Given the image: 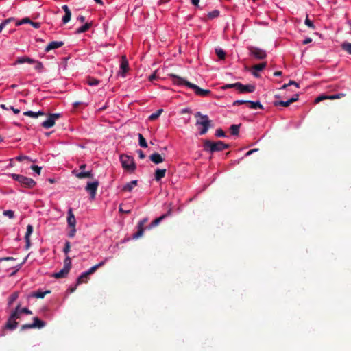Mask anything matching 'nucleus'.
I'll return each mask as SVG.
<instances>
[{
    "mask_svg": "<svg viewBox=\"0 0 351 351\" xmlns=\"http://www.w3.org/2000/svg\"><path fill=\"white\" fill-rule=\"evenodd\" d=\"M195 117H199L196 121V126L198 127L199 134L200 135L205 134L209 128L211 127L212 121L209 119L208 116L201 114L200 112H197L195 114Z\"/></svg>",
    "mask_w": 351,
    "mask_h": 351,
    "instance_id": "nucleus-1",
    "label": "nucleus"
},
{
    "mask_svg": "<svg viewBox=\"0 0 351 351\" xmlns=\"http://www.w3.org/2000/svg\"><path fill=\"white\" fill-rule=\"evenodd\" d=\"M228 144L224 143L223 141H218L217 142H212L209 140H206L204 143V149L206 152L210 153L223 151L229 148Z\"/></svg>",
    "mask_w": 351,
    "mask_h": 351,
    "instance_id": "nucleus-2",
    "label": "nucleus"
},
{
    "mask_svg": "<svg viewBox=\"0 0 351 351\" xmlns=\"http://www.w3.org/2000/svg\"><path fill=\"white\" fill-rule=\"evenodd\" d=\"M120 161L122 167L130 173H134L136 166L134 162V158L127 154H121L120 156Z\"/></svg>",
    "mask_w": 351,
    "mask_h": 351,
    "instance_id": "nucleus-3",
    "label": "nucleus"
},
{
    "mask_svg": "<svg viewBox=\"0 0 351 351\" xmlns=\"http://www.w3.org/2000/svg\"><path fill=\"white\" fill-rule=\"evenodd\" d=\"M10 177L25 188L32 189L36 185V182L33 179L23 175L11 173Z\"/></svg>",
    "mask_w": 351,
    "mask_h": 351,
    "instance_id": "nucleus-4",
    "label": "nucleus"
},
{
    "mask_svg": "<svg viewBox=\"0 0 351 351\" xmlns=\"http://www.w3.org/2000/svg\"><path fill=\"white\" fill-rule=\"evenodd\" d=\"M46 325V323L40 320L38 317H35L33 318V322L31 324H26L21 326V330H25L27 329H32L35 328H42Z\"/></svg>",
    "mask_w": 351,
    "mask_h": 351,
    "instance_id": "nucleus-5",
    "label": "nucleus"
},
{
    "mask_svg": "<svg viewBox=\"0 0 351 351\" xmlns=\"http://www.w3.org/2000/svg\"><path fill=\"white\" fill-rule=\"evenodd\" d=\"M249 52L251 56L257 60H263L267 57L266 51L256 47H249Z\"/></svg>",
    "mask_w": 351,
    "mask_h": 351,
    "instance_id": "nucleus-6",
    "label": "nucleus"
},
{
    "mask_svg": "<svg viewBox=\"0 0 351 351\" xmlns=\"http://www.w3.org/2000/svg\"><path fill=\"white\" fill-rule=\"evenodd\" d=\"M168 76L171 78V82L173 85L178 86H186L189 88V85L188 84H191V82L186 80L184 78H182L176 74L169 73Z\"/></svg>",
    "mask_w": 351,
    "mask_h": 351,
    "instance_id": "nucleus-7",
    "label": "nucleus"
},
{
    "mask_svg": "<svg viewBox=\"0 0 351 351\" xmlns=\"http://www.w3.org/2000/svg\"><path fill=\"white\" fill-rule=\"evenodd\" d=\"M60 117V114L59 113H55V114H51L47 120L44 121L41 125L46 129H49L51 127H53L55 124L56 119L59 118Z\"/></svg>",
    "mask_w": 351,
    "mask_h": 351,
    "instance_id": "nucleus-8",
    "label": "nucleus"
},
{
    "mask_svg": "<svg viewBox=\"0 0 351 351\" xmlns=\"http://www.w3.org/2000/svg\"><path fill=\"white\" fill-rule=\"evenodd\" d=\"M99 186V182L97 180L93 182H88L86 186V191L88 192L92 199H94L96 195L97 190Z\"/></svg>",
    "mask_w": 351,
    "mask_h": 351,
    "instance_id": "nucleus-9",
    "label": "nucleus"
},
{
    "mask_svg": "<svg viewBox=\"0 0 351 351\" xmlns=\"http://www.w3.org/2000/svg\"><path fill=\"white\" fill-rule=\"evenodd\" d=\"M237 90L241 93H253L255 90V86L251 84L244 85L241 82H236Z\"/></svg>",
    "mask_w": 351,
    "mask_h": 351,
    "instance_id": "nucleus-10",
    "label": "nucleus"
},
{
    "mask_svg": "<svg viewBox=\"0 0 351 351\" xmlns=\"http://www.w3.org/2000/svg\"><path fill=\"white\" fill-rule=\"evenodd\" d=\"M188 84L189 85V88L193 89L194 90V93L197 95L206 97L210 93V90L202 89L196 84Z\"/></svg>",
    "mask_w": 351,
    "mask_h": 351,
    "instance_id": "nucleus-11",
    "label": "nucleus"
},
{
    "mask_svg": "<svg viewBox=\"0 0 351 351\" xmlns=\"http://www.w3.org/2000/svg\"><path fill=\"white\" fill-rule=\"evenodd\" d=\"M129 69V66H128V60H127V58L125 56H122L121 57V62H120V70L119 71V74L121 76V77H125V73L128 72Z\"/></svg>",
    "mask_w": 351,
    "mask_h": 351,
    "instance_id": "nucleus-12",
    "label": "nucleus"
},
{
    "mask_svg": "<svg viewBox=\"0 0 351 351\" xmlns=\"http://www.w3.org/2000/svg\"><path fill=\"white\" fill-rule=\"evenodd\" d=\"M72 174L79 179H84L86 178H93L94 176L93 171L91 170L88 171H82L79 172L77 170L74 169L72 171Z\"/></svg>",
    "mask_w": 351,
    "mask_h": 351,
    "instance_id": "nucleus-13",
    "label": "nucleus"
},
{
    "mask_svg": "<svg viewBox=\"0 0 351 351\" xmlns=\"http://www.w3.org/2000/svg\"><path fill=\"white\" fill-rule=\"evenodd\" d=\"M67 223L70 228H75L76 225V219L73 213L72 208H70L67 213Z\"/></svg>",
    "mask_w": 351,
    "mask_h": 351,
    "instance_id": "nucleus-14",
    "label": "nucleus"
},
{
    "mask_svg": "<svg viewBox=\"0 0 351 351\" xmlns=\"http://www.w3.org/2000/svg\"><path fill=\"white\" fill-rule=\"evenodd\" d=\"M64 42L62 41H52L48 44L45 47V51L49 52L50 50L58 49L63 46Z\"/></svg>",
    "mask_w": 351,
    "mask_h": 351,
    "instance_id": "nucleus-15",
    "label": "nucleus"
},
{
    "mask_svg": "<svg viewBox=\"0 0 351 351\" xmlns=\"http://www.w3.org/2000/svg\"><path fill=\"white\" fill-rule=\"evenodd\" d=\"M17 326L18 322L15 319H11V317L9 316L8 321L4 326V328L9 330H14L17 328Z\"/></svg>",
    "mask_w": 351,
    "mask_h": 351,
    "instance_id": "nucleus-16",
    "label": "nucleus"
},
{
    "mask_svg": "<svg viewBox=\"0 0 351 351\" xmlns=\"http://www.w3.org/2000/svg\"><path fill=\"white\" fill-rule=\"evenodd\" d=\"M146 219H144L143 220H141V221H139L138 224V230L136 232H135L133 236H132V238L133 239H138L139 237H141L143 234V232H144V229L143 228L145 222L146 221Z\"/></svg>",
    "mask_w": 351,
    "mask_h": 351,
    "instance_id": "nucleus-17",
    "label": "nucleus"
},
{
    "mask_svg": "<svg viewBox=\"0 0 351 351\" xmlns=\"http://www.w3.org/2000/svg\"><path fill=\"white\" fill-rule=\"evenodd\" d=\"M62 10L64 11V16L62 17V23L63 24H66L71 20V12L68 5H64L62 7Z\"/></svg>",
    "mask_w": 351,
    "mask_h": 351,
    "instance_id": "nucleus-18",
    "label": "nucleus"
},
{
    "mask_svg": "<svg viewBox=\"0 0 351 351\" xmlns=\"http://www.w3.org/2000/svg\"><path fill=\"white\" fill-rule=\"evenodd\" d=\"M137 184L138 180H132L123 186L122 191L125 192H131L134 188L137 186Z\"/></svg>",
    "mask_w": 351,
    "mask_h": 351,
    "instance_id": "nucleus-19",
    "label": "nucleus"
},
{
    "mask_svg": "<svg viewBox=\"0 0 351 351\" xmlns=\"http://www.w3.org/2000/svg\"><path fill=\"white\" fill-rule=\"evenodd\" d=\"M150 160L154 164H160L165 159L161 156V155L157 152H155L150 155L149 156Z\"/></svg>",
    "mask_w": 351,
    "mask_h": 351,
    "instance_id": "nucleus-20",
    "label": "nucleus"
},
{
    "mask_svg": "<svg viewBox=\"0 0 351 351\" xmlns=\"http://www.w3.org/2000/svg\"><path fill=\"white\" fill-rule=\"evenodd\" d=\"M69 271V269L63 267V268L60 269L58 272L54 273L52 275V276L54 277L55 278H65L68 275Z\"/></svg>",
    "mask_w": 351,
    "mask_h": 351,
    "instance_id": "nucleus-21",
    "label": "nucleus"
},
{
    "mask_svg": "<svg viewBox=\"0 0 351 351\" xmlns=\"http://www.w3.org/2000/svg\"><path fill=\"white\" fill-rule=\"evenodd\" d=\"M34 62H36V60L34 59H32L27 56H21V57H19L16 59L14 64H23V63L34 64Z\"/></svg>",
    "mask_w": 351,
    "mask_h": 351,
    "instance_id": "nucleus-22",
    "label": "nucleus"
},
{
    "mask_svg": "<svg viewBox=\"0 0 351 351\" xmlns=\"http://www.w3.org/2000/svg\"><path fill=\"white\" fill-rule=\"evenodd\" d=\"M166 169H157L154 173V179L156 181L159 182L165 176Z\"/></svg>",
    "mask_w": 351,
    "mask_h": 351,
    "instance_id": "nucleus-23",
    "label": "nucleus"
},
{
    "mask_svg": "<svg viewBox=\"0 0 351 351\" xmlns=\"http://www.w3.org/2000/svg\"><path fill=\"white\" fill-rule=\"evenodd\" d=\"M108 261V258H106L104 261H101L98 264L91 267L90 269H88L87 271H86V274L88 276L93 274L99 267L103 266L106 261Z\"/></svg>",
    "mask_w": 351,
    "mask_h": 351,
    "instance_id": "nucleus-24",
    "label": "nucleus"
},
{
    "mask_svg": "<svg viewBox=\"0 0 351 351\" xmlns=\"http://www.w3.org/2000/svg\"><path fill=\"white\" fill-rule=\"evenodd\" d=\"M247 104L250 109H263V106L259 101H254L247 100Z\"/></svg>",
    "mask_w": 351,
    "mask_h": 351,
    "instance_id": "nucleus-25",
    "label": "nucleus"
},
{
    "mask_svg": "<svg viewBox=\"0 0 351 351\" xmlns=\"http://www.w3.org/2000/svg\"><path fill=\"white\" fill-rule=\"evenodd\" d=\"M171 215V209L169 208L168 212L166 214H164V215H161L160 217L154 219L152 223V226H156L158 225L162 219H164L165 218H166L168 216H170Z\"/></svg>",
    "mask_w": 351,
    "mask_h": 351,
    "instance_id": "nucleus-26",
    "label": "nucleus"
},
{
    "mask_svg": "<svg viewBox=\"0 0 351 351\" xmlns=\"http://www.w3.org/2000/svg\"><path fill=\"white\" fill-rule=\"evenodd\" d=\"M22 313L20 311V305H18L10 313V316L11 319H14L16 321L19 319Z\"/></svg>",
    "mask_w": 351,
    "mask_h": 351,
    "instance_id": "nucleus-27",
    "label": "nucleus"
},
{
    "mask_svg": "<svg viewBox=\"0 0 351 351\" xmlns=\"http://www.w3.org/2000/svg\"><path fill=\"white\" fill-rule=\"evenodd\" d=\"M92 26V23H86L84 25H82L81 27H78L76 30H75V33L76 34H82V33H84V32H87L90 28V27Z\"/></svg>",
    "mask_w": 351,
    "mask_h": 351,
    "instance_id": "nucleus-28",
    "label": "nucleus"
},
{
    "mask_svg": "<svg viewBox=\"0 0 351 351\" xmlns=\"http://www.w3.org/2000/svg\"><path fill=\"white\" fill-rule=\"evenodd\" d=\"M19 298V293L18 292H14L12 293L8 300V306L10 307L12 304L17 300Z\"/></svg>",
    "mask_w": 351,
    "mask_h": 351,
    "instance_id": "nucleus-29",
    "label": "nucleus"
},
{
    "mask_svg": "<svg viewBox=\"0 0 351 351\" xmlns=\"http://www.w3.org/2000/svg\"><path fill=\"white\" fill-rule=\"evenodd\" d=\"M50 291H43L40 290L34 291L32 293V295L36 298H43L46 294L49 293Z\"/></svg>",
    "mask_w": 351,
    "mask_h": 351,
    "instance_id": "nucleus-30",
    "label": "nucleus"
},
{
    "mask_svg": "<svg viewBox=\"0 0 351 351\" xmlns=\"http://www.w3.org/2000/svg\"><path fill=\"white\" fill-rule=\"evenodd\" d=\"M25 116H28L32 118H37L39 115H43L44 112L42 111H38V112H35L31 110L26 111L23 113Z\"/></svg>",
    "mask_w": 351,
    "mask_h": 351,
    "instance_id": "nucleus-31",
    "label": "nucleus"
},
{
    "mask_svg": "<svg viewBox=\"0 0 351 351\" xmlns=\"http://www.w3.org/2000/svg\"><path fill=\"white\" fill-rule=\"evenodd\" d=\"M88 275L86 274V271L81 274V275L77 279V284H81L83 282H87Z\"/></svg>",
    "mask_w": 351,
    "mask_h": 351,
    "instance_id": "nucleus-32",
    "label": "nucleus"
},
{
    "mask_svg": "<svg viewBox=\"0 0 351 351\" xmlns=\"http://www.w3.org/2000/svg\"><path fill=\"white\" fill-rule=\"evenodd\" d=\"M267 66V62H261L252 66V70L255 71H262Z\"/></svg>",
    "mask_w": 351,
    "mask_h": 351,
    "instance_id": "nucleus-33",
    "label": "nucleus"
},
{
    "mask_svg": "<svg viewBox=\"0 0 351 351\" xmlns=\"http://www.w3.org/2000/svg\"><path fill=\"white\" fill-rule=\"evenodd\" d=\"M0 107L3 109V110H12L13 111V112L15 114H18L20 113V110L18 109V108H14L12 106H10L9 107H7L5 104H1L0 105Z\"/></svg>",
    "mask_w": 351,
    "mask_h": 351,
    "instance_id": "nucleus-34",
    "label": "nucleus"
},
{
    "mask_svg": "<svg viewBox=\"0 0 351 351\" xmlns=\"http://www.w3.org/2000/svg\"><path fill=\"white\" fill-rule=\"evenodd\" d=\"M162 111H163V110L162 108L158 109L155 112H154L149 115V120H150V121L156 120V119H158L160 117V115L161 114Z\"/></svg>",
    "mask_w": 351,
    "mask_h": 351,
    "instance_id": "nucleus-35",
    "label": "nucleus"
},
{
    "mask_svg": "<svg viewBox=\"0 0 351 351\" xmlns=\"http://www.w3.org/2000/svg\"><path fill=\"white\" fill-rule=\"evenodd\" d=\"M215 53L220 60H224L226 58V52L221 48H216Z\"/></svg>",
    "mask_w": 351,
    "mask_h": 351,
    "instance_id": "nucleus-36",
    "label": "nucleus"
},
{
    "mask_svg": "<svg viewBox=\"0 0 351 351\" xmlns=\"http://www.w3.org/2000/svg\"><path fill=\"white\" fill-rule=\"evenodd\" d=\"M220 12L218 10H213L208 13V18L209 19H214L219 16Z\"/></svg>",
    "mask_w": 351,
    "mask_h": 351,
    "instance_id": "nucleus-37",
    "label": "nucleus"
},
{
    "mask_svg": "<svg viewBox=\"0 0 351 351\" xmlns=\"http://www.w3.org/2000/svg\"><path fill=\"white\" fill-rule=\"evenodd\" d=\"M138 136L139 145L143 148L147 147V141H146L145 138L143 137V136L141 134H138Z\"/></svg>",
    "mask_w": 351,
    "mask_h": 351,
    "instance_id": "nucleus-38",
    "label": "nucleus"
},
{
    "mask_svg": "<svg viewBox=\"0 0 351 351\" xmlns=\"http://www.w3.org/2000/svg\"><path fill=\"white\" fill-rule=\"evenodd\" d=\"M240 125H232L230 126V132L232 135L237 136L239 134Z\"/></svg>",
    "mask_w": 351,
    "mask_h": 351,
    "instance_id": "nucleus-39",
    "label": "nucleus"
},
{
    "mask_svg": "<svg viewBox=\"0 0 351 351\" xmlns=\"http://www.w3.org/2000/svg\"><path fill=\"white\" fill-rule=\"evenodd\" d=\"M341 48L344 51H346L349 54H351V43L348 42H344L341 45Z\"/></svg>",
    "mask_w": 351,
    "mask_h": 351,
    "instance_id": "nucleus-40",
    "label": "nucleus"
},
{
    "mask_svg": "<svg viewBox=\"0 0 351 351\" xmlns=\"http://www.w3.org/2000/svg\"><path fill=\"white\" fill-rule=\"evenodd\" d=\"M71 265H72L71 258L68 255H66L64 260V267L71 269Z\"/></svg>",
    "mask_w": 351,
    "mask_h": 351,
    "instance_id": "nucleus-41",
    "label": "nucleus"
},
{
    "mask_svg": "<svg viewBox=\"0 0 351 351\" xmlns=\"http://www.w3.org/2000/svg\"><path fill=\"white\" fill-rule=\"evenodd\" d=\"M33 226L31 224H28L27 226L26 233L25 235V239H30V236L32 235L33 232Z\"/></svg>",
    "mask_w": 351,
    "mask_h": 351,
    "instance_id": "nucleus-42",
    "label": "nucleus"
},
{
    "mask_svg": "<svg viewBox=\"0 0 351 351\" xmlns=\"http://www.w3.org/2000/svg\"><path fill=\"white\" fill-rule=\"evenodd\" d=\"M290 104H290L289 99L287 101H276L274 102V106H283V107H287Z\"/></svg>",
    "mask_w": 351,
    "mask_h": 351,
    "instance_id": "nucleus-43",
    "label": "nucleus"
},
{
    "mask_svg": "<svg viewBox=\"0 0 351 351\" xmlns=\"http://www.w3.org/2000/svg\"><path fill=\"white\" fill-rule=\"evenodd\" d=\"M345 96H346V94H344V93H338V94L328 95V96H327V99L333 100V99H340Z\"/></svg>",
    "mask_w": 351,
    "mask_h": 351,
    "instance_id": "nucleus-44",
    "label": "nucleus"
},
{
    "mask_svg": "<svg viewBox=\"0 0 351 351\" xmlns=\"http://www.w3.org/2000/svg\"><path fill=\"white\" fill-rule=\"evenodd\" d=\"M87 84L90 86H97L99 84V80L95 78H89L87 80Z\"/></svg>",
    "mask_w": 351,
    "mask_h": 351,
    "instance_id": "nucleus-45",
    "label": "nucleus"
},
{
    "mask_svg": "<svg viewBox=\"0 0 351 351\" xmlns=\"http://www.w3.org/2000/svg\"><path fill=\"white\" fill-rule=\"evenodd\" d=\"M34 69L38 71V72H42L43 70V64L41 62L36 60Z\"/></svg>",
    "mask_w": 351,
    "mask_h": 351,
    "instance_id": "nucleus-46",
    "label": "nucleus"
},
{
    "mask_svg": "<svg viewBox=\"0 0 351 351\" xmlns=\"http://www.w3.org/2000/svg\"><path fill=\"white\" fill-rule=\"evenodd\" d=\"M3 215L10 219H13L14 217V213L12 210H4Z\"/></svg>",
    "mask_w": 351,
    "mask_h": 351,
    "instance_id": "nucleus-47",
    "label": "nucleus"
},
{
    "mask_svg": "<svg viewBox=\"0 0 351 351\" xmlns=\"http://www.w3.org/2000/svg\"><path fill=\"white\" fill-rule=\"evenodd\" d=\"M71 250V243L69 241H66L64 243V247L63 248V252L66 255H68L69 252Z\"/></svg>",
    "mask_w": 351,
    "mask_h": 351,
    "instance_id": "nucleus-48",
    "label": "nucleus"
},
{
    "mask_svg": "<svg viewBox=\"0 0 351 351\" xmlns=\"http://www.w3.org/2000/svg\"><path fill=\"white\" fill-rule=\"evenodd\" d=\"M304 24L308 26V27L314 29L315 28V25H313V23L312 21H311L309 19H308V16L306 15V19L304 21Z\"/></svg>",
    "mask_w": 351,
    "mask_h": 351,
    "instance_id": "nucleus-49",
    "label": "nucleus"
},
{
    "mask_svg": "<svg viewBox=\"0 0 351 351\" xmlns=\"http://www.w3.org/2000/svg\"><path fill=\"white\" fill-rule=\"evenodd\" d=\"M30 22H31V20L29 18L26 17V18L23 19L21 21H18L16 23V25L19 26L21 25L26 24V23L30 24Z\"/></svg>",
    "mask_w": 351,
    "mask_h": 351,
    "instance_id": "nucleus-50",
    "label": "nucleus"
},
{
    "mask_svg": "<svg viewBox=\"0 0 351 351\" xmlns=\"http://www.w3.org/2000/svg\"><path fill=\"white\" fill-rule=\"evenodd\" d=\"M215 136L217 137H219V138H221V137H225L226 136V134L225 132L223 131V130L221 129H217L216 131H215Z\"/></svg>",
    "mask_w": 351,
    "mask_h": 351,
    "instance_id": "nucleus-51",
    "label": "nucleus"
},
{
    "mask_svg": "<svg viewBox=\"0 0 351 351\" xmlns=\"http://www.w3.org/2000/svg\"><path fill=\"white\" fill-rule=\"evenodd\" d=\"M13 19L10 18L8 19H5L0 24V32L3 30V29L5 27V25L9 23Z\"/></svg>",
    "mask_w": 351,
    "mask_h": 351,
    "instance_id": "nucleus-52",
    "label": "nucleus"
},
{
    "mask_svg": "<svg viewBox=\"0 0 351 351\" xmlns=\"http://www.w3.org/2000/svg\"><path fill=\"white\" fill-rule=\"evenodd\" d=\"M36 174L40 175L41 171V167L38 165H32L30 167Z\"/></svg>",
    "mask_w": 351,
    "mask_h": 351,
    "instance_id": "nucleus-53",
    "label": "nucleus"
},
{
    "mask_svg": "<svg viewBox=\"0 0 351 351\" xmlns=\"http://www.w3.org/2000/svg\"><path fill=\"white\" fill-rule=\"evenodd\" d=\"M232 88H235L237 89L236 83H234V84H226L223 85L221 87V88L223 90H226V89Z\"/></svg>",
    "mask_w": 351,
    "mask_h": 351,
    "instance_id": "nucleus-54",
    "label": "nucleus"
},
{
    "mask_svg": "<svg viewBox=\"0 0 351 351\" xmlns=\"http://www.w3.org/2000/svg\"><path fill=\"white\" fill-rule=\"evenodd\" d=\"M247 104V100H236L233 102L232 105L233 106H238V105H241V104Z\"/></svg>",
    "mask_w": 351,
    "mask_h": 351,
    "instance_id": "nucleus-55",
    "label": "nucleus"
},
{
    "mask_svg": "<svg viewBox=\"0 0 351 351\" xmlns=\"http://www.w3.org/2000/svg\"><path fill=\"white\" fill-rule=\"evenodd\" d=\"M88 104V102L85 101H75L73 103V105L75 108H77L79 105H84V106H87Z\"/></svg>",
    "mask_w": 351,
    "mask_h": 351,
    "instance_id": "nucleus-56",
    "label": "nucleus"
},
{
    "mask_svg": "<svg viewBox=\"0 0 351 351\" xmlns=\"http://www.w3.org/2000/svg\"><path fill=\"white\" fill-rule=\"evenodd\" d=\"M20 311L21 313H25L27 315H31L32 314V312L27 308H21L20 307Z\"/></svg>",
    "mask_w": 351,
    "mask_h": 351,
    "instance_id": "nucleus-57",
    "label": "nucleus"
},
{
    "mask_svg": "<svg viewBox=\"0 0 351 351\" xmlns=\"http://www.w3.org/2000/svg\"><path fill=\"white\" fill-rule=\"evenodd\" d=\"M75 232H76L75 227V228H71V230L69 232L68 236L69 237H71V238H73L75 236Z\"/></svg>",
    "mask_w": 351,
    "mask_h": 351,
    "instance_id": "nucleus-58",
    "label": "nucleus"
},
{
    "mask_svg": "<svg viewBox=\"0 0 351 351\" xmlns=\"http://www.w3.org/2000/svg\"><path fill=\"white\" fill-rule=\"evenodd\" d=\"M157 78H158V77L156 75V71H155L149 77V80L152 82L154 80H156Z\"/></svg>",
    "mask_w": 351,
    "mask_h": 351,
    "instance_id": "nucleus-59",
    "label": "nucleus"
},
{
    "mask_svg": "<svg viewBox=\"0 0 351 351\" xmlns=\"http://www.w3.org/2000/svg\"><path fill=\"white\" fill-rule=\"evenodd\" d=\"M30 25L36 29H38L40 27V23L38 22H33L31 21Z\"/></svg>",
    "mask_w": 351,
    "mask_h": 351,
    "instance_id": "nucleus-60",
    "label": "nucleus"
},
{
    "mask_svg": "<svg viewBox=\"0 0 351 351\" xmlns=\"http://www.w3.org/2000/svg\"><path fill=\"white\" fill-rule=\"evenodd\" d=\"M25 159H29V157L26 156H18L17 157H16V160L19 162H21Z\"/></svg>",
    "mask_w": 351,
    "mask_h": 351,
    "instance_id": "nucleus-61",
    "label": "nucleus"
},
{
    "mask_svg": "<svg viewBox=\"0 0 351 351\" xmlns=\"http://www.w3.org/2000/svg\"><path fill=\"white\" fill-rule=\"evenodd\" d=\"M298 97H299L298 95L296 94L294 96H293L291 98H290L289 99L290 104H292L293 102L298 101Z\"/></svg>",
    "mask_w": 351,
    "mask_h": 351,
    "instance_id": "nucleus-62",
    "label": "nucleus"
},
{
    "mask_svg": "<svg viewBox=\"0 0 351 351\" xmlns=\"http://www.w3.org/2000/svg\"><path fill=\"white\" fill-rule=\"evenodd\" d=\"M325 99H327V96H323V95L319 96L315 99V102H317V103Z\"/></svg>",
    "mask_w": 351,
    "mask_h": 351,
    "instance_id": "nucleus-63",
    "label": "nucleus"
},
{
    "mask_svg": "<svg viewBox=\"0 0 351 351\" xmlns=\"http://www.w3.org/2000/svg\"><path fill=\"white\" fill-rule=\"evenodd\" d=\"M289 86H291V85H294L296 88H299L300 86H299V84L297 83L296 82L293 81V80H290L288 83Z\"/></svg>",
    "mask_w": 351,
    "mask_h": 351,
    "instance_id": "nucleus-64",
    "label": "nucleus"
}]
</instances>
